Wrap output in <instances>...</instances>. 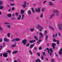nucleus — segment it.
I'll return each mask as SVG.
<instances>
[{"instance_id": "obj_64", "label": "nucleus", "mask_w": 62, "mask_h": 62, "mask_svg": "<svg viewBox=\"0 0 62 62\" xmlns=\"http://www.w3.org/2000/svg\"><path fill=\"white\" fill-rule=\"evenodd\" d=\"M39 17H38L37 18V20H39Z\"/></svg>"}, {"instance_id": "obj_42", "label": "nucleus", "mask_w": 62, "mask_h": 62, "mask_svg": "<svg viewBox=\"0 0 62 62\" xmlns=\"http://www.w3.org/2000/svg\"><path fill=\"white\" fill-rule=\"evenodd\" d=\"M30 45V43H28V44L26 45V47H28Z\"/></svg>"}, {"instance_id": "obj_61", "label": "nucleus", "mask_w": 62, "mask_h": 62, "mask_svg": "<svg viewBox=\"0 0 62 62\" xmlns=\"http://www.w3.org/2000/svg\"><path fill=\"white\" fill-rule=\"evenodd\" d=\"M33 6H34V7H36V4L35 3H33Z\"/></svg>"}, {"instance_id": "obj_60", "label": "nucleus", "mask_w": 62, "mask_h": 62, "mask_svg": "<svg viewBox=\"0 0 62 62\" xmlns=\"http://www.w3.org/2000/svg\"><path fill=\"white\" fill-rule=\"evenodd\" d=\"M7 7H10V6L9 5H7Z\"/></svg>"}, {"instance_id": "obj_50", "label": "nucleus", "mask_w": 62, "mask_h": 62, "mask_svg": "<svg viewBox=\"0 0 62 62\" xmlns=\"http://www.w3.org/2000/svg\"><path fill=\"white\" fill-rule=\"evenodd\" d=\"M16 15L17 16H18L19 15V14L18 13H16Z\"/></svg>"}, {"instance_id": "obj_12", "label": "nucleus", "mask_w": 62, "mask_h": 62, "mask_svg": "<svg viewBox=\"0 0 62 62\" xmlns=\"http://www.w3.org/2000/svg\"><path fill=\"white\" fill-rule=\"evenodd\" d=\"M49 27L53 31H54V29L52 26H49Z\"/></svg>"}, {"instance_id": "obj_10", "label": "nucleus", "mask_w": 62, "mask_h": 62, "mask_svg": "<svg viewBox=\"0 0 62 62\" xmlns=\"http://www.w3.org/2000/svg\"><path fill=\"white\" fill-rule=\"evenodd\" d=\"M62 48H61V50H60L59 54L60 55H61L62 53Z\"/></svg>"}, {"instance_id": "obj_63", "label": "nucleus", "mask_w": 62, "mask_h": 62, "mask_svg": "<svg viewBox=\"0 0 62 62\" xmlns=\"http://www.w3.org/2000/svg\"><path fill=\"white\" fill-rule=\"evenodd\" d=\"M2 54H2L1 53L0 54V56H2Z\"/></svg>"}, {"instance_id": "obj_18", "label": "nucleus", "mask_w": 62, "mask_h": 62, "mask_svg": "<svg viewBox=\"0 0 62 62\" xmlns=\"http://www.w3.org/2000/svg\"><path fill=\"white\" fill-rule=\"evenodd\" d=\"M18 51H13L12 53V54H17V53H18Z\"/></svg>"}, {"instance_id": "obj_55", "label": "nucleus", "mask_w": 62, "mask_h": 62, "mask_svg": "<svg viewBox=\"0 0 62 62\" xmlns=\"http://www.w3.org/2000/svg\"><path fill=\"white\" fill-rule=\"evenodd\" d=\"M2 48V46H0V50H1Z\"/></svg>"}, {"instance_id": "obj_27", "label": "nucleus", "mask_w": 62, "mask_h": 62, "mask_svg": "<svg viewBox=\"0 0 62 62\" xmlns=\"http://www.w3.org/2000/svg\"><path fill=\"white\" fill-rule=\"evenodd\" d=\"M48 35H46V37L45 39V40H47V39H48Z\"/></svg>"}, {"instance_id": "obj_44", "label": "nucleus", "mask_w": 62, "mask_h": 62, "mask_svg": "<svg viewBox=\"0 0 62 62\" xmlns=\"http://www.w3.org/2000/svg\"><path fill=\"white\" fill-rule=\"evenodd\" d=\"M54 54H55L56 56V57H58V55H57V54H56V53L55 52Z\"/></svg>"}, {"instance_id": "obj_37", "label": "nucleus", "mask_w": 62, "mask_h": 62, "mask_svg": "<svg viewBox=\"0 0 62 62\" xmlns=\"http://www.w3.org/2000/svg\"><path fill=\"white\" fill-rule=\"evenodd\" d=\"M30 30L31 32H33V31H34V29H30Z\"/></svg>"}, {"instance_id": "obj_14", "label": "nucleus", "mask_w": 62, "mask_h": 62, "mask_svg": "<svg viewBox=\"0 0 62 62\" xmlns=\"http://www.w3.org/2000/svg\"><path fill=\"white\" fill-rule=\"evenodd\" d=\"M34 45H35L34 44H33L32 45H31L30 47V49H32V48L33 47Z\"/></svg>"}, {"instance_id": "obj_13", "label": "nucleus", "mask_w": 62, "mask_h": 62, "mask_svg": "<svg viewBox=\"0 0 62 62\" xmlns=\"http://www.w3.org/2000/svg\"><path fill=\"white\" fill-rule=\"evenodd\" d=\"M35 41H36V40H35L32 41L30 40L29 41V42L31 43H33V42H35Z\"/></svg>"}, {"instance_id": "obj_4", "label": "nucleus", "mask_w": 62, "mask_h": 62, "mask_svg": "<svg viewBox=\"0 0 62 62\" xmlns=\"http://www.w3.org/2000/svg\"><path fill=\"white\" fill-rule=\"evenodd\" d=\"M4 24H6V25H8L7 26V27H8V28H10V27H11V26L9 25H10V23H5Z\"/></svg>"}, {"instance_id": "obj_43", "label": "nucleus", "mask_w": 62, "mask_h": 62, "mask_svg": "<svg viewBox=\"0 0 62 62\" xmlns=\"http://www.w3.org/2000/svg\"><path fill=\"white\" fill-rule=\"evenodd\" d=\"M53 52H50L49 53V55H50V56H52V54H53Z\"/></svg>"}, {"instance_id": "obj_62", "label": "nucleus", "mask_w": 62, "mask_h": 62, "mask_svg": "<svg viewBox=\"0 0 62 62\" xmlns=\"http://www.w3.org/2000/svg\"><path fill=\"white\" fill-rule=\"evenodd\" d=\"M43 55H45V54L44 52L43 53Z\"/></svg>"}, {"instance_id": "obj_47", "label": "nucleus", "mask_w": 62, "mask_h": 62, "mask_svg": "<svg viewBox=\"0 0 62 62\" xmlns=\"http://www.w3.org/2000/svg\"><path fill=\"white\" fill-rule=\"evenodd\" d=\"M37 54L39 56H40V53H37Z\"/></svg>"}, {"instance_id": "obj_48", "label": "nucleus", "mask_w": 62, "mask_h": 62, "mask_svg": "<svg viewBox=\"0 0 62 62\" xmlns=\"http://www.w3.org/2000/svg\"><path fill=\"white\" fill-rule=\"evenodd\" d=\"M0 30H1V31H3V28L1 27L0 26Z\"/></svg>"}, {"instance_id": "obj_8", "label": "nucleus", "mask_w": 62, "mask_h": 62, "mask_svg": "<svg viewBox=\"0 0 62 62\" xmlns=\"http://www.w3.org/2000/svg\"><path fill=\"white\" fill-rule=\"evenodd\" d=\"M47 50V51L48 53L49 54L50 53V51H49V49L48 48H46V49H45V50H44V52H46V51Z\"/></svg>"}, {"instance_id": "obj_5", "label": "nucleus", "mask_w": 62, "mask_h": 62, "mask_svg": "<svg viewBox=\"0 0 62 62\" xmlns=\"http://www.w3.org/2000/svg\"><path fill=\"white\" fill-rule=\"evenodd\" d=\"M7 54L8 53L5 52L3 54V56L5 57H8V55H7Z\"/></svg>"}, {"instance_id": "obj_54", "label": "nucleus", "mask_w": 62, "mask_h": 62, "mask_svg": "<svg viewBox=\"0 0 62 62\" xmlns=\"http://www.w3.org/2000/svg\"><path fill=\"white\" fill-rule=\"evenodd\" d=\"M42 49V47H39V50H41Z\"/></svg>"}, {"instance_id": "obj_6", "label": "nucleus", "mask_w": 62, "mask_h": 62, "mask_svg": "<svg viewBox=\"0 0 62 62\" xmlns=\"http://www.w3.org/2000/svg\"><path fill=\"white\" fill-rule=\"evenodd\" d=\"M49 6H52V7L54 6V4H53V3L51 1H49Z\"/></svg>"}, {"instance_id": "obj_24", "label": "nucleus", "mask_w": 62, "mask_h": 62, "mask_svg": "<svg viewBox=\"0 0 62 62\" xmlns=\"http://www.w3.org/2000/svg\"><path fill=\"white\" fill-rule=\"evenodd\" d=\"M16 47V45H15V44H14L12 45L11 46L12 48H13V47Z\"/></svg>"}, {"instance_id": "obj_40", "label": "nucleus", "mask_w": 62, "mask_h": 62, "mask_svg": "<svg viewBox=\"0 0 62 62\" xmlns=\"http://www.w3.org/2000/svg\"><path fill=\"white\" fill-rule=\"evenodd\" d=\"M15 39L14 38L11 41V42H14V41H15Z\"/></svg>"}, {"instance_id": "obj_57", "label": "nucleus", "mask_w": 62, "mask_h": 62, "mask_svg": "<svg viewBox=\"0 0 62 62\" xmlns=\"http://www.w3.org/2000/svg\"><path fill=\"white\" fill-rule=\"evenodd\" d=\"M3 41V40L2 39H0V42H1V41Z\"/></svg>"}, {"instance_id": "obj_49", "label": "nucleus", "mask_w": 62, "mask_h": 62, "mask_svg": "<svg viewBox=\"0 0 62 62\" xmlns=\"http://www.w3.org/2000/svg\"><path fill=\"white\" fill-rule=\"evenodd\" d=\"M14 9H15V8H14V7H13L12 8V10H14Z\"/></svg>"}, {"instance_id": "obj_11", "label": "nucleus", "mask_w": 62, "mask_h": 62, "mask_svg": "<svg viewBox=\"0 0 62 62\" xmlns=\"http://www.w3.org/2000/svg\"><path fill=\"white\" fill-rule=\"evenodd\" d=\"M4 41H7V42H8L9 41V40L8 39H7V38H5L4 39Z\"/></svg>"}, {"instance_id": "obj_58", "label": "nucleus", "mask_w": 62, "mask_h": 62, "mask_svg": "<svg viewBox=\"0 0 62 62\" xmlns=\"http://www.w3.org/2000/svg\"><path fill=\"white\" fill-rule=\"evenodd\" d=\"M56 15L58 16L59 15V14H58V13H56Z\"/></svg>"}, {"instance_id": "obj_17", "label": "nucleus", "mask_w": 62, "mask_h": 62, "mask_svg": "<svg viewBox=\"0 0 62 62\" xmlns=\"http://www.w3.org/2000/svg\"><path fill=\"white\" fill-rule=\"evenodd\" d=\"M47 34V31L46 30H45L44 32V36H45V35H46Z\"/></svg>"}, {"instance_id": "obj_35", "label": "nucleus", "mask_w": 62, "mask_h": 62, "mask_svg": "<svg viewBox=\"0 0 62 62\" xmlns=\"http://www.w3.org/2000/svg\"><path fill=\"white\" fill-rule=\"evenodd\" d=\"M34 38L35 39H36V40H38V38H37V37L36 36H35L34 37Z\"/></svg>"}, {"instance_id": "obj_3", "label": "nucleus", "mask_w": 62, "mask_h": 62, "mask_svg": "<svg viewBox=\"0 0 62 62\" xmlns=\"http://www.w3.org/2000/svg\"><path fill=\"white\" fill-rule=\"evenodd\" d=\"M53 41L54 42H56V41H57V42H56V43L58 45H59V40H56L55 39V38H53Z\"/></svg>"}, {"instance_id": "obj_33", "label": "nucleus", "mask_w": 62, "mask_h": 62, "mask_svg": "<svg viewBox=\"0 0 62 62\" xmlns=\"http://www.w3.org/2000/svg\"><path fill=\"white\" fill-rule=\"evenodd\" d=\"M22 19H24V15L23 14L22 15Z\"/></svg>"}, {"instance_id": "obj_38", "label": "nucleus", "mask_w": 62, "mask_h": 62, "mask_svg": "<svg viewBox=\"0 0 62 62\" xmlns=\"http://www.w3.org/2000/svg\"><path fill=\"white\" fill-rule=\"evenodd\" d=\"M51 62H54V59H51Z\"/></svg>"}, {"instance_id": "obj_23", "label": "nucleus", "mask_w": 62, "mask_h": 62, "mask_svg": "<svg viewBox=\"0 0 62 62\" xmlns=\"http://www.w3.org/2000/svg\"><path fill=\"white\" fill-rule=\"evenodd\" d=\"M39 35L40 36L42 37H43V34H42V33L41 32H40L39 33Z\"/></svg>"}, {"instance_id": "obj_2", "label": "nucleus", "mask_w": 62, "mask_h": 62, "mask_svg": "<svg viewBox=\"0 0 62 62\" xmlns=\"http://www.w3.org/2000/svg\"><path fill=\"white\" fill-rule=\"evenodd\" d=\"M27 41V40L26 39H25L22 40V43L23 44V45H25L26 44Z\"/></svg>"}, {"instance_id": "obj_15", "label": "nucleus", "mask_w": 62, "mask_h": 62, "mask_svg": "<svg viewBox=\"0 0 62 62\" xmlns=\"http://www.w3.org/2000/svg\"><path fill=\"white\" fill-rule=\"evenodd\" d=\"M24 12V10L23 9H22L21 10L20 13L21 14H23Z\"/></svg>"}, {"instance_id": "obj_45", "label": "nucleus", "mask_w": 62, "mask_h": 62, "mask_svg": "<svg viewBox=\"0 0 62 62\" xmlns=\"http://www.w3.org/2000/svg\"><path fill=\"white\" fill-rule=\"evenodd\" d=\"M11 20H16V19H15V18H12L11 19Z\"/></svg>"}, {"instance_id": "obj_53", "label": "nucleus", "mask_w": 62, "mask_h": 62, "mask_svg": "<svg viewBox=\"0 0 62 62\" xmlns=\"http://www.w3.org/2000/svg\"><path fill=\"white\" fill-rule=\"evenodd\" d=\"M24 5H26V4H27V3H26V2H24Z\"/></svg>"}, {"instance_id": "obj_9", "label": "nucleus", "mask_w": 62, "mask_h": 62, "mask_svg": "<svg viewBox=\"0 0 62 62\" xmlns=\"http://www.w3.org/2000/svg\"><path fill=\"white\" fill-rule=\"evenodd\" d=\"M54 14H53L52 15H51L50 16L49 18V19L50 20H51V19L53 18V16H54Z\"/></svg>"}, {"instance_id": "obj_7", "label": "nucleus", "mask_w": 62, "mask_h": 62, "mask_svg": "<svg viewBox=\"0 0 62 62\" xmlns=\"http://www.w3.org/2000/svg\"><path fill=\"white\" fill-rule=\"evenodd\" d=\"M52 46L53 48V49H55V46H56V44H55L53 43L52 45Z\"/></svg>"}, {"instance_id": "obj_46", "label": "nucleus", "mask_w": 62, "mask_h": 62, "mask_svg": "<svg viewBox=\"0 0 62 62\" xmlns=\"http://www.w3.org/2000/svg\"><path fill=\"white\" fill-rule=\"evenodd\" d=\"M34 49L35 50H37V47H34Z\"/></svg>"}, {"instance_id": "obj_21", "label": "nucleus", "mask_w": 62, "mask_h": 62, "mask_svg": "<svg viewBox=\"0 0 62 62\" xmlns=\"http://www.w3.org/2000/svg\"><path fill=\"white\" fill-rule=\"evenodd\" d=\"M36 62H41V61L39 59H37L36 60Z\"/></svg>"}, {"instance_id": "obj_41", "label": "nucleus", "mask_w": 62, "mask_h": 62, "mask_svg": "<svg viewBox=\"0 0 62 62\" xmlns=\"http://www.w3.org/2000/svg\"><path fill=\"white\" fill-rule=\"evenodd\" d=\"M11 51L10 50H8V51H7V53H9V54H10V53H11Z\"/></svg>"}, {"instance_id": "obj_32", "label": "nucleus", "mask_w": 62, "mask_h": 62, "mask_svg": "<svg viewBox=\"0 0 62 62\" xmlns=\"http://www.w3.org/2000/svg\"><path fill=\"white\" fill-rule=\"evenodd\" d=\"M10 5L12 6H15L16 5V4L14 3H11L10 4Z\"/></svg>"}, {"instance_id": "obj_28", "label": "nucleus", "mask_w": 62, "mask_h": 62, "mask_svg": "<svg viewBox=\"0 0 62 62\" xmlns=\"http://www.w3.org/2000/svg\"><path fill=\"white\" fill-rule=\"evenodd\" d=\"M4 8V6H0V9H2Z\"/></svg>"}, {"instance_id": "obj_29", "label": "nucleus", "mask_w": 62, "mask_h": 62, "mask_svg": "<svg viewBox=\"0 0 62 62\" xmlns=\"http://www.w3.org/2000/svg\"><path fill=\"white\" fill-rule=\"evenodd\" d=\"M21 16H18V17L17 18L18 20H20L21 19Z\"/></svg>"}, {"instance_id": "obj_16", "label": "nucleus", "mask_w": 62, "mask_h": 62, "mask_svg": "<svg viewBox=\"0 0 62 62\" xmlns=\"http://www.w3.org/2000/svg\"><path fill=\"white\" fill-rule=\"evenodd\" d=\"M28 14L29 15L31 14V11L30 10H29L28 12Z\"/></svg>"}, {"instance_id": "obj_36", "label": "nucleus", "mask_w": 62, "mask_h": 62, "mask_svg": "<svg viewBox=\"0 0 62 62\" xmlns=\"http://www.w3.org/2000/svg\"><path fill=\"white\" fill-rule=\"evenodd\" d=\"M7 36L8 37V38L10 37V33H8L7 34Z\"/></svg>"}, {"instance_id": "obj_39", "label": "nucleus", "mask_w": 62, "mask_h": 62, "mask_svg": "<svg viewBox=\"0 0 62 62\" xmlns=\"http://www.w3.org/2000/svg\"><path fill=\"white\" fill-rule=\"evenodd\" d=\"M32 10L33 13H35V11L34 10V9L32 8Z\"/></svg>"}, {"instance_id": "obj_59", "label": "nucleus", "mask_w": 62, "mask_h": 62, "mask_svg": "<svg viewBox=\"0 0 62 62\" xmlns=\"http://www.w3.org/2000/svg\"><path fill=\"white\" fill-rule=\"evenodd\" d=\"M44 58V57L43 56H42L41 57V59L42 60H43V59Z\"/></svg>"}, {"instance_id": "obj_25", "label": "nucleus", "mask_w": 62, "mask_h": 62, "mask_svg": "<svg viewBox=\"0 0 62 62\" xmlns=\"http://www.w3.org/2000/svg\"><path fill=\"white\" fill-rule=\"evenodd\" d=\"M22 7H23V8H24L26 7V5H22Z\"/></svg>"}, {"instance_id": "obj_34", "label": "nucleus", "mask_w": 62, "mask_h": 62, "mask_svg": "<svg viewBox=\"0 0 62 62\" xmlns=\"http://www.w3.org/2000/svg\"><path fill=\"white\" fill-rule=\"evenodd\" d=\"M49 49V51H50V52H53V50L52 49V48H50Z\"/></svg>"}, {"instance_id": "obj_31", "label": "nucleus", "mask_w": 62, "mask_h": 62, "mask_svg": "<svg viewBox=\"0 0 62 62\" xmlns=\"http://www.w3.org/2000/svg\"><path fill=\"white\" fill-rule=\"evenodd\" d=\"M40 17L41 18H43V13H42L40 15Z\"/></svg>"}, {"instance_id": "obj_51", "label": "nucleus", "mask_w": 62, "mask_h": 62, "mask_svg": "<svg viewBox=\"0 0 62 62\" xmlns=\"http://www.w3.org/2000/svg\"><path fill=\"white\" fill-rule=\"evenodd\" d=\"M58 35L59 37H61V33H58Z\"/></svg>"}, {"instance_id": "obj_20", "label": "nucleus", "mask_w": 62, "mask_h": 62, "mask_svg": "<svg viewBox=\"0 0 62 62\" xmlns=\"http://www.w3.org/2000/svg\"><path fill=\"white\" fill-rule=\"evenodd\" d=\"M7 16L8 17L10 18V17H11V14H8L7 15Z\"/></svg>"}, {"instance_id": "obj_19", "label": "nucleus", "mask_w": 62, "mask_h": 62, "mask_svg": "<svg viewBox=\"0 0 62 62\" xmlns=\"http://www.w3.org/2000/svg\"><path fill=\"white\" fill-rule=\"evenodd\" d=\"M53 12L54 13H59V12L57 10H54L53 11Z\"/></svg>"}, {"instance_id": "obj_30", "label": "nucleus", "mask_w": 62, "mask_h": 62, "mask_svg": "<svg viewBox=\"0 0 62 62\" xmlns=\"http://www.w3.org/2000/svg\"><path fill=\"white\" fill-rule=\"evenodd\" d=\"M29 53L31 55L33 54V53L31 50H29Z\"/></svg>"}, {"instance_id": "obj_22", "label": "nucleus", "mask_w": 62, "mask_h": 62, "mask_svg": "<svg viewBox=\"0 0 62 62\" xmlns=\"http://www.w3.org/2000/svg\"><path fill=\"white\" fill-rule=\"evenodd\" d=\"M20 39L19 38H17L16 39H15V41H19L20 40Z\"/></svg>"}, {"instance_id": "obj_1", "label": "nucleus", "mask_w": 62, "mask_h": 62, "mask_svg": "<svg viewBox=\"0 0 62 62\" xmlns=\"http://www.w3.org/2000/svg\"><path fill=\"white\" fill-rule=\"evenodd\" d=\"M36 12L39 13L40 12V7H39L38 9L37 8L35 9Z\"/></svg>"}, {"instance_id": "obj_52", "label": "nucleus", "mask_w": 62, "mask_h": 62, "mask_svg": "<svg viewBox=\"0 0 62 62\" xmlns=\"http://www.w3.org/2000/svg\"><path fill=\"white\" fill-rule=\"evenodd\" d=\"M3 3V2L2 1H0V5H2V3Z\"/></svg>"}, {"instance_id": "obj_26", "label": "nucleus", "mask_w": 62, "mask_h": 62, "mask_svg": "<svg viewBox=\"0 0 62 62\" xmlns=\"http://www.w3.org/2000/svg\"><path fill=\"white\" fill-rule=\"evenodd\" d=\"M37 28L39 29V28H42V27L40 26L39 25H38Z\"/></svg>"}, {"instance_id": "obj_56", "label": "nucleus", "mask_w": 62, "mask_h": 62, "mask_svg": "<svg viewBox=\"0 0 62 62\" xmlns=\"http://www.w3.org/2000/svg\"><path fill=\"white\" fill-rule=\"evenodd\" d=\"M42 29H43V27L42 28L40 29L39 30V31H40L41 32V30H42Z\"/></svg>"}]
</instances>
